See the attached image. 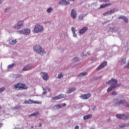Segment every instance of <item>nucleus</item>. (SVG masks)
<instances>
[{"mask_svg": "<svg viewBox=\"0 0 129 129\" xmlns=\"http://www.w3.org/2000/svg\"><path fill=\"white\" fill-rule=\"evenodd\" d=\"M117 80L113 78L111 79L110 81H108L106 82V84H110L111 83V85L107 89V92H110V91H112L113 89H115L118 85H117Z\"/></svg>", "mask_w": 129, "mask_h": 129, "instance_id": "1", "label": "nucleus"}, {"mask_svg": "<svg viewBox=\"0 0 129 129\" xmlns=\"http://www.w3.org/2000/svg\"><path fill=\"white\" fill-rule=\"evenodd\" d=\"M33 50L34 52L37 53L39 55H44V54H46V51L44 48H43L41 46L39 45H37L33 47Z\"/></svg>", "mask_w": 129, "mask_h": 129, "instance_id": "2", "label": "nucleus"}, {"mask_svg": "<svg viewBox=\"0 0 129 129\" xmlns=\"http://www.w3.org/2000/svg\"><path fill=\"white\" fill-rule=\"evenodd\" d=\"M14 86L16 90H25L28 88V86L21 82L15 84Z\"/></svg>", "mask_w": 129, "mask_h": 129, "instance_id": "3", "label": "nucleus"}, {"mask_svg": "<svg viewBox=\"0 0 129 129\" xmlns=\"http://www.w3.org/2000/svg\"><path fill=\"white\" fill-rule=\"evenodd\" d=\"M44 31V27L40 24H36L34 28V33H41Z\"/></svg>", "mask_w": 129, "mask_h": 129, "instance_id": "4", "label": "nucleus"}, {"mask_svg": "<svg viewBox=\"0 0 129 129\" xmlns=\"http://www.w3.org/2000/svg\"><path fill=\"white\" fill-rule=\"evenodd\" d=\"M117 118L119 119H123V120L128 119L129 118V113H126L124 114H117L116 115Z\"/></svg>", "mask_w": 129, "mask_h": 129, "instance_id": "5", "label": "nucleus"}, {"mask_svg": "<svg viewBox=\"0 0 129 129\" xmlns=\"http://www.w3.org/2000/svg\"><path fill=\"white\" fill-rule=\"evenodd\" d=\"M125 100H121L120 101L117 100L114 103V106H118V105H120V104H125Z\"/></svg>", "mask_w": 129, "mask_h": 129, "instance_id": "6", "label": "nucleus"}, {"mask_svg": "<svg viewBox=\"0 0 129 129\" xmlns=\"http://www.w3.org/2000/svg\"><path fill=\"white\" fill-rule=\"evenodd\" d=\"M40 75L43 79V80H45V81H47L49 79V76L48 75V74L47 73H44V72H41L40 73Z\"/></svg>", "mask_w": 129, "mask_h": 129, "instance_id": "7", "label": "nucleus"}, {"mask_svg": "<svg viewBox=\"0 0 129 129\" xmlns=\"http://www.w3.org/2000/svg\"><path fill=\"white\" fill-rule=\"evenodd\" d=\"M107 66V61H104L100 64V66L97 68V71H99L101 69H103L105 66Z\"/></svg>", "mask_w": 129, "mask_h": 129, "instance_id": "8", "label": "nucleus"}, {"mask_svg": "<svg viewBox=\"0 0 129 129\" xmlns=\"http://www.w3.org/2000/svg\"><path fill=\"white\" fill-rule=\"evenodd\" d=\"M25 23V21L23 20H20L18 22L17 25V30H20L21 28L24 26V24Z\"/></svg>", "mask_w": 129, "mask_h": 129, "instance_id": "9", "label": "nucleus"}, {"mask_svg": "<svg viewBox=\"0 0 129 129\" xmlns=\"http://www.w3.org/2000/svg\"><path fill=\"white\" fill-rule=\"evenodd\" d=\"M19 33L20 34H23V35H29L31 33V30L30 29H26L23 30H20Z\"/></svg>", "mask_w": 129, "mask_h": 129, "instance_id": "10", "label": "nucleus"}, {"mask_svg": "<svg viewBox=\"0 0 129 129\" xmlns=\"http://www.w3.org/2000/svg\"><path fill=\"white\" fill-rule=\"evenodd\" d=\"M91 96V95L90 94H82L80 96V98L81 99H88Z\"/></svg>", "mask_w": 129, "mask_h": 129, "instance_id": "11", "label": "nucleus"}, {"mask_svg": "<svg viewBox=\"0 0 129 129\" xmlns=\"http://www.w3.org/2000/svg\"><path fill=\"white\" fill-rule=\"evenodd\" d=\"M71 17L72 19H76L77 17V13H76V11L74 9H72L71 13Z\"/></svg>", "mask_w": 129, "mask_h": 129, "instance_id": "12", "label": "nucleus"}, {"mask_svg": "<svg viewBox=\"0 0 129 129\" xmlns=\"http://www.w3.org/2000/svg\"><path fill=\"white\" fill-rule=\"evenodd\" d=\"M88 30V27H84L83 28L79 30V33L80 35H82L83 34H84V33H85Z\"/></svg>", "mask_w": 129, "mask_h": 129, "instance_id": "13", "label": "nucleus"}, {"mask_svg": "<svg viewBox=\"0 0 129 129\" xmlns=\"http://www.w3.org/2000/svg\"><path fill=\"white\" fill-rule=\"evenodd\" d=\"M31 69H32V65L27 64L23 68V71H29V70H31Z\"/></svg>", "mask_w": 129, "mask_h": 129, "instance_id": "14", "label": "nucleus"}, {"mask_svg": "<svg viewBox=\"0 0 129 129\" xmlns=\"http://www.w3.org/2000/svg\"><path fill=\"white\" fill-rule=\"evenodd\" d=\"M64 97V94H61L60 95H57L56 97H54L52 98V99L53 100H58V99H61L62 98H63Z\"/></svg>", "mask_w": 129, "mask_h": 129, "instance_id": "15", "label": "nucleus"}, {"mask_svg": "<svg viewBox=\"0 0 129 129\" xmlns=\"http://www.w3.org/2000/svg\"><path fill=\"white\" fill-rule=\"evenodd\" d=\"M59 5H64V6H67V5H70L69 2L66 1V0L60 1L58 2Z\"/></svg>", "mask_w": 129, "mask_h": 129, "instance_id": "16", "label": "nucleus"}, {"mask_svg": "<svg viewBox=\"0 0 129 129\" xmlns=\"http://www.w3.org/2000/svg\"><path fill=\"white\" fill-rule=\"evenodd\" d=\"M9 42L11 45H15V44H17V40L13 38H9Z\"/></svg>", "mask_w": 129, "mask_h": 129, "instance_id": "17", "label": "nucleus"}, {"mask_svg": "<svg viewBox=\"0 0 129 129\" xmlns=\"http://www.w3.org/2000/svg\"><path fill=\"white\" fill-rule=\"evenodd\" d=\"M111 3H109L106 4H102L100 5L99 9H104V8H106V7H109V6H111Z\"/></svg>", "mask_w": 129, "mask_h": 129, "instance_id": "18", "label": "nucleus"}, {"mask_svg": "<svg viewBox=\"0 0 129 129\" xmlns=\"http://www.w3.org/2000/svg\"><path fill=\"white\" fill-rule=\"evenodd\" d=\"M129 123H127L125 124V123H122L120 124L119 125V127L122 128V127H125V126H128Z\"/></svg>", "mask_w": 129, "mask_h": 129, "instance_id": "19", "label": "nucleus"}, {"mask_svg": "<svg viewBox=\"0 0 129 129\" xmlns=\"http://www.w3.org/2000/svg\"><path fill=\"white\" fill-rule=\"evenodd\" d=\"M87 74V73H81L77 75V77H83V76H86Z\"/></svg>", "mask_w": 129, "mask_h": 129, "instance_id": "20", "label": "nucleus"}, {"mask_svg": "<svg viewBox=\"0 0 129 129\" xmlns=\"http://www.w3.org/2000/svg\"><path fill=\"white\" fill-rule=\"evenodd\" d=\"M91 117H92V115L91 114H89V115H87L86 116H84L83 117V118L85 120H86V119H88L89 118H91Z\"/></svg>", "mask_w": 129, "mask_h": 129, "instance_id": "21", "label": "nucleus"}, {"mask_svg": "<svg viewBox=\"0 0 129 129\" xmlns=\"http://www.w3.org/2000/svg\"><path fill=\"white\" fill-rule=\"evenodd\" d=\"M29 101H30V102H31V103H35L36 104H42V102H40V101H34V100H30Z\"/></svg>", "mask_w": 129, "mask_h": 129, "instance_id": "22", "label": "nucleus"}, {"mask_svg": "<svg viewBox=\"0 0 129 129\" xmlns=\"http://www.w3.org/2000/svg\"><path fill=\"white\" fill-rule=\"evenodd\" d=\"M39 114V112H35L32 114L29 115V117L32 116H37Z\"/></svg>", "mask_w": 129, "mask_h": 129, "instance_id": "23", "label": "nucleus"}, {"mask_svg": "<svg viewBox=\"0 0 129 129\" xmlns=\"http://www.w3.org/2000/svg\"><path fill=\"white\" fill-rule=\"evenodd\" d=\"M76 90V88H73L72 89H70L68 90V93H72V92H74Z\"/></svg>", "mask_w": 129, "mask_h": 129, "instance_id": "24", "label": "nucleus"}, {"mask_svg": "<svg viewBox=\"0 0 129 129\" xmlns=\"http://www.w3.org/2000/svg\"><path fill=\"white\" fill-rule=\"evenodd\" d=\"M14 66H16V63H12V64L8 65V69H12Z\"/></svg>", "mask_w": 129, "mask_h": 129, "instance_id": "25", "label": "nucleus"}, {"mask_svg": "<svg viewBox=\"0 0 129 129\" xmlns=\"http://www.w3.org/2000/svg\"><path fill=\"white\" fill-rule=\"evenodd\" d=\"M64 76L63 74L62 73H60L58 75L57 78L58 79H61V78H62V77Z\"/></svg>", "mask_w": 129, "mask_h": 129, "instance_id": "26", "label": "nucleus"}, {"mask_svg": "<svg viewBox=\"0 0 129 129\" xmlns=\"http://www.w3.org/2000/svg\"><path fill=\"white\" fill-rule=\"evenodd\" d=\"M85 17H86V14H83L79 16V20H83V18H84Z\"/></svg>", "mask_w": 129, "mask_h": 129, "instance_id": "27", "label": "nucleus"}, {"mask_svg": "<svg viewBox=\"0 0 129 129\" xmlns=\"http://www.w3.org/2000/svg\"><path fill=\"white\" fill-rule=\"evenodd\" d=\"M111 95H112L113 96H115L117 95V92L116 91H113L111 93Z\"/></svg>", "mask_w": 129, "mask_h": 129, "instance_id": "28", "label": "nucleus"}, {"mask_svg": "<svg viewBox=\"0 0 129 129\" xmlns=\"http://www.w3.org/2000/svg\"><path fill=\"white\" fill-rule=\"evenodd\" d=\"M52 11H53V8L50 7V8H49V9H48L47 10V13H51V12H52Z\"/></svg>", "mask_w": 129, "mask_h": 129, "instance_id": "29", "label": "nucleus"}, {"mask_svg": "<svg viewBox=\"0 0 129 129\" xmlns=\"http://www.w3.org/2000/svg\"><path fill=\"white\" fill-rule=\"evenodd\" d=\"M125 16H120L118 17V20H123Z\"/></svg>", "mask_w": 129, "mask_h": 129, "instance_id": "30", "label": "nucleus"}, {"mask_svg": "<svg viewBox=\"0 0 129 129\" xmlns=\"http://www.w3.org/2000/svg\"><path fill=\"white\" fill-rule=\"evenodd\" d=\"M4 90H6V87H2L0 88V93L1 92H3V91H4Z\"/></svg>", "mask_w": 129, "mask_h": 129, "instance_id": "31", "label": "nucleus"}, {"mask_svg": "<svg viewBox=\"0 0 129 129\" xmlns=\"http://www.w3.org/2000/svg\"><path fill=\"white\" fill-rule=\"evenodd\" d=\"M123 20H124V22L125 23H128V19L127 18H126L125 17H124V19Z\"/></svg>", "mask_w": 129, "mask_h": 129, "instance_id": "32", "label": "nucleus"}, {"mask_svg": "<svg viewBox=\"0 0 129 129\" xmlns=\"http://www.w3.org/2000/svg\"><path fill=\"white\" fill-rule=\"evenodd\" d=\"M120 64L121 65H123V64H125V60H124V59H122L120 61Z\"/></svg>", "mask_w": 129, "mask_h": 129, "instance_id": "33", "label": "nucleus"}, {"mask_svg": "<svg viewBox=\"0 0 129 129\" xmlns=\"http://www.w3.org/2000/svg\"><path fill=\"white\" fill-rule=\"evenodd\" d=\"M56 108H57V109H60V108H61V105L60 104L56 105Z\"/></svg>", "mask_w": 129, "mask_h": 129, "instance_id": "34", "label": "nucleus"}, {"mask_svg": "<svg viewBox=\"0 0 129 129\" xmlns=\"http://www.w3.org/2000/svg\"><path fill=\"white\" fill-rule=\"evenodd\" d=\"M5 13H8L10 12V8H7L6 9H5Z\"/></svg>", "mask_w": 129, "mask_h": 129, "instance_id": "35", "label": "nucleus"}, {"mask_svg": "<svg viewBox=\"0 0 129 129\" xmlns=\"http://www.w3.org/2000/svg\"><path fill=\"white\" fill-rule=\"evenodd\" d=\"M102 76H99L98 77H94V80H96V79H100V78H102Z\"/></svg>", "mask_w": 129, "mask_h": 129, "instance_id": "36", "label": "nucleus"}, {"mask_svg": "<svg viewBox=\"0 0 129 129\" xmlns=\"http://www.w3.org/2000/svg\"><path fill=\"white\" fill-rule=\"evenodd\" d=\"M75 29H76V28L74 27H72V31L73 33H74V32H76Z\"/></svg>", "mask_w": 129, "mask_h": 129, "instance_id": "37", "label": "nucleus"}, {"mask_svg": "<svg viewBox=\"0 0 129 129\" xmlns=\"http://www.w3.org/2000/svg\"><path fill=\"white\" fill-rule=\"evenodd\" d=\"M30 100H31V99H29L28 101H25V104H28V103H32L31 101H30Z\"/></svg>", "mask_w": 129, "mask_h": 129, "instance_id": "38", "label": "nucleus"}, {"mask_svg": "<svg viewBox=\"0 0 129 129\" xmlns=\"http://www.w3.org/2000/svg\"><path fill=\"white\" fill-rule=\"evenodd\" d=\"M73 37H74L75 38H77V34H76L75 32H73Z\"/></svg>", "mask_w": 129, "mask_h": 129, "instance_id": "39", "label": "nucleus"}, {"mask_svg": "<svg viewBox=\"0 0 129 129\" xmlns=\"http://www.w3.org/2000/svg\"><path fill=\"white\" fill-rule=\"evenodd\" d=\"M124 105H125V106L127 107H129V102H125Z\"/></svg>", "mask_w": 129, "mask_h": 129, "instance_id": "40", "label": "nucleus"}, {"mask_svg": "<svg viewBox=\"0 0 129 129\" xmlns=\"http://www.w3.org/2000/svg\"><path fill=\"white\" fill-rule=\"evenodd\" d=\"M73 61H78V57H75L73 59Z\"/></svg>", "mask_w": 129, "mask_h": 129, "instance_id": "41", "label": "nucleus"}, {"mask_svg": "<svg viewBox=\"0 0 129 129\" xmlns=\"http://www.w3.org/2000/svg\"><path fill=\"white\" fill-rule=\"evenodd\" d=\"M110 11L111 13H114V12H115V9H111Z\"/></svg>", "mask_w": 129, "mask_h": 129, "instance_id": "42", "label": "nucleus"}, {"mask_svg": "<svg viewBox=\"0 0 129 129\" xmlns=\"http://www.w3.org/2000/svg\"><path fill=\"white\" fill-rule=\"evenodd\" d=\"M109 30H110V32H113V28L110 27V28H109Z\"/></svg>", "mask_w": 129, "mask_h": 129, "instance_id": "43", "label": "nucleus"}, {"mask_svg": "<svg viewBox=\"0 0 129 129\" xmlns=\"http://www.w3.org/2000/svg\"><path fill=\"white\" fill-rule=\"evenodd\" d=\"M107 14H109V15H110V14H111V11L110 10L109 11H107Z\"/></svg>", "mask_w": 129, "mask_h": 129, "instance_id": "44", "label": "nucleus"}, {"mask_svg": "<svg viewBox=\"0 0 129 129\" xmlns=\"http://www.w3.org/2000/svg\"><path fill=\"white\" fill-rule=\"evenodd\" d=\"M13 28L14 30H17V26H14Z\"/></svg>", "mask_w": 129, "mask_h": 129, "instance_id": "45", "label": "nucleus"}, {"mask_svg": "<svg viewBox=\"0 0 129 129\" xmlns=\"http://www.w3.org/2000/svg\"><path fill=\"white\" fill-rule=\"evenodd\" d=\"M103 15V16H106V15H107V12L104 13Z\"/></svg>", "mask_w": 129, "mask_h": 129, "instance_id": "46", "label": "nucleus"}, {"mask_svg": "<svg viewBox=\"0 0 129 129\" xmlns=\"http://www.w3.org/2000/svg\"><path fill=\"white\" fill-rule=\"evenodd\" d=\"M62 106H66V103H63Z\"/></svg>", "mask_w": 129, "mask_h": 129, "instance_id": "47", "label": "nucleus"}, {"mask_svg": "<svg viewBox=\"0 0 129 129\" xmlns=\"http://www.w3.org/2000/svg\"><path fill=\"white\" fill-rule=\"evenodd\" d=\"M95 109H96V107L95 106L93 108V110H95Z\"/></svg>", "mask_w": 129, "mask_h": 129, "instance_id": "48", "label": "nucleus"}, {"mask_svg": "<svg viewBox=\"0 0 129 129\" xmlns=\"http://www.w3.org/2000/svg\"><path fill=\"white\" fill-rule=\"evenodd\" d=\"M104 2H105V3H107V2H109L108 0H104Z\"/></svg>", "mask_w": 129, "mask_h": 129, "instance_id": "49", "label": "nucleus"}, {"mask_svg": "<svg viewBox=\"0 0 129 129\" xmlns=\"http://www.w3.org/2000/svg\"><path fill=\"white\" fill-rule=\"evenodd\" d=\"M42 123H41L40 124H39V125L38 126H39V127H40V126H42Z\"/></svg>", "mask_w": 129, "mask_h": 129, "instance_id": "50", "label": "nucleus"}, {"mask_svg": "<svg viewBox=\"0 0 129 129\" xmlns=\"http://www.w3.org/2000/svg\"><path fill=\"white\" fill-rule=\"evenodd\" d=\"M84 53V52H83V53H82V56H85V55L83 54Z\"/></svg>", "mask_w": 129, "mask_h": 129, "instance_id": "51", "label": "nucleus"}, {"mask_svg": "<svg viewBox=\"0 0 129 129\" xmlns=\"http://www.w3.org/2000/svg\"><path fill=\"white\" fill-rule=\"evenodd\" d=\"M2 3H3V1L2 0H0V4H2Z\"/></svg>", "mask_w": 129, "mask_h": 129, "instance_id": "52", "label": "nucleus"}, {"mask_svg": "<svg viewBox=\"0 0 129 129\" xmlns=\"http://www.w3.org/2000/svg\"><path fill=\"white\" fill-rule=\"evenodd\" d=\"M68 1H72V2H75V0H68Z\"/></svg>", "mask_w": 129, "mask_h": 129, "instance_id": "53", "label": "nucleus"}, {"mask_svg": "<svg viewBox=\"0 0 129 129\" xmlns=\"http://www.w3.org/2000/svg\"><path fill=\"white\" fill-rule=\"evenodd\" d=\"M119 100H120V99H121V97H119Z\"/></svg>", "mask_w": 129, "mask_h": 129, "instance_id": "54", "label": "nucleus"}, {"mask_svg": "<svg viewBox=\"0 0 129 129\" xmlns=\"http://www.w3.org/2000/svg\"><path fill=\"white\" fill-rule=\"evenodd\" d=\"M87 53L88 54V55H90V53H89V52H88Z\"/></svg>", "mask_w": 129, "mask_h": 129, "instance_id": "55", "label": "nucleus"}, {"mask_svg": "<svg viewBox=\"0 0 129 129\" xmlns=\"http://www.w3.org/2000/svg\"><path fill=\"white\" fill-rule=\"evenodd\" d=\"M0 109H2V106H0Z\"/></svg>", "mask_w": 129, "mask_h": 129, "instance_id": "56", "label": "nucleus"}, {"mask_svg": "<svg viewBox=\"0 0 129 129\" xmlns=\"http://www.w3.org/2000/svg\"><path fill=\"white\" fill-rule=\"evenodd\" d=\"M43 94H46V93H43Z\"/></svg>", "mask_w": 129, "mask_h": 129, "instance_id": "57", "label": "nucleus"}, {"mask_svg": "<svg viewBox=\"0 0 129 129\" xmlns=\"http://www.w3.org/2000/svg\"><path fill=\"white\" fill-rule=\"evenodd\" d=\"M0 124H3V123H0Z\"/></svg>", "mask_w": 129, "mask_h": 129, "instance_id": "58", "label": "nucleus"}]
</instances>
